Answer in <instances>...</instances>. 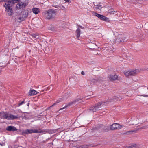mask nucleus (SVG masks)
<instances>
[{
	"label": "nucleus",
	"mask_w": 148,
	"mask_h": 148,
	"mask_svg": "<svg viewBox=\"0 0 148 148\" xmlns=\"http://www.w3.org/2000/svg\"><path fill=\"white\" fill-rule=\"evenodd\" d=\"M53 9H49L44 11L42 13V15L47 20L54 19L56 15V10Z\"/></svg>",
	"instance_id": "obj_1"
},
{
	"label": "nucleus",
	"mask_w": 148,
	"mask_h": 148,
	"mask_svg": "<svg viewBox=\"0 0 148 148\" xmlns=\"http://www.w3.org/2000/svg\"><path fill=\"white\" fill-rule=\"evenodd\" d=\"M4 1L5 3L3 4V6L5 8V11L8 13L9 16H11L13 13L12 5L9 1Z\"/></svg>",
	"instance_id": "obj_2"
},
{
	"label": "nucleus",
	"mask_w": 148,
	"mask_h": 148,
	"mask_svg": "<svg viewBox=\"0 0 148 148\" xmlns=\"http://www.w3.org/2000/svg\"><path fill=\"white\" fill-rule=\"evenodd\" d=\"M0 115V118L3 119L13 120L18 118L17 116L11 114H9L7 112H1Z\"/></svg>",
	"instance_id": "obj_3"
},
{
	"label": "nucleus",
	"mask_w": 148,
	"mask_h": 148,
	"mask_svg": "<svg viewBox=\"0 0 148 148\" xmlns=\"http://www.w3.org/2000/svg\"><path fill=\"white\" fill-rule=\"evenodd\" d=\"M43 132L44 131H43L41 130L40 131H38L37 130L26 129L23 131L22 132V135L23 136H25L26 134L32 133H43Z\"/></svg>",
	"instance_id": "obj_4"
},
{
	"label": "nucleus",
	"mask_w": 148,
	"mask_h": 148,
	"mask_svg": "<svg viewBox=\"0 0 148 148\" xmlns=\"http://www.w3.org/2000/svg\"><path fill=\"white\" fill-rule=\"evenodd\" d=\"M92 14L93 15L97 17L101 20L105 21L107 22H109L110 21L108 18L102 15L99 14L94 12H93Z\"/></svg>",
	"instance_id": "obj_5"
},
{
	"label": "nucleus",
	"mask_w": 148,
	"mask_h": 148,
	"mask_svg": "<svg viewBox=\"0 0 148 148\" xmlns=\"http://www.w3.org/2000/svg\"><path fill=\"white\" fill-rule=\"evenodd\" d=\"M102 103H103L102 102H98L97 104H96L95 106L91 107L89 109V110L92 111L93 112H97V111L100 109Z\"/></svg>",
	"instance_id": "obj_6"
},
{
	"label": "nucleus",
	"mask_w": 148,
	"mask_h": 148,
	"mask_svg": "<svg viewBox=\"0 0 148 148\" xmlns=\"http://www.w3.org/2000/svg\"><path fill=\"white\" fill-rule=\"evenodd\" d=\"M29 12L27 10H25L22 12L21 16L18 18L21 21L25 20L28 15Z\"/></svg>",
	"instance_id": "obj_7"
},
{
	"label": "nucleus",
	"mask_w": 148,
	"mask_h": 148,
	"mask_svg": "<svg viewBox=\"0 0 148 148\" xmlns=\"http://www.w3.org/2000/svg\"><path fill=\"white\" fill-rule=\"evenodd\" d=\"M80 100H81V99H76L73 101H72L69 103L68 104L65 106L64 107L61 108L59 110L65 108H66L71 106L73 104H75L77 102H78Z\"/></svg>",
	"instance_id": "obj_8"
},
{
	"label": "nucleus",
	"mask_w": 148,
	"mask_h": 148,
	"mask_svg": "<svg viewBox=\"0 0 148 148\" xmlns=\"http://www.w3.org/2000/svg\"><path fill=\"white\" fill-rule=\"evenodd\" d=\"M137 73V71L136 70L128 71H125L124 74L127 77L130 75H134Z\"/></svg>",
	"instance_id": "obj_9"
},
{
	"label": "nucleus",
	"mask_w": 148,
	"mask_h": 148,
	"mask_svg": "<svg viewBox=\"0 0 148 148\" xmlns=\"http://www.w3.org/2000/svg\"><path fill=\"white\" fill-rule=\"evenodd\" d=\"M121 128V126L120 124L117 123L113 124L110 127V130H115L120 129Z\"/></svg>",
	"instance_id": "obj_10"
},
{
	"label": "nucleus",
	"mask_w": 148,
	"mask_h": 148,
	"mask_svg": "<svg viewBox=\"0 0 148 148\" xmlns=\"http://www.w3.org/2000/svg\"><path fill=\"white\" fill-rule=\"evenodd\" d=\"M60 128H58L53 130H48L47 131L43 130L44 132L42 133L43 134H45L46 132H48L49 134H53L56 132H58L60 131Z\"/></svg>",
	"instance_id": "obj_11"
},
{
	"label": "nucleus",
	"mask_w": 148,
	"mask_h": 148,
	"mask_svg": "<svg viewBox=\"0 0 148 148\" xmlns=\"http://www.w3.org/2000/svg\"><path fill=\"white\" fill-rule=\"evenodd\" d=\"M6 130L9 131H16V128L13 126H8L6 129Z\"/></svg>",
	"instance_id": "obj_12"
},
{
	"label": "nucleus",
	"mask_w": 148,
	"mask_h": 148,
	"mask_svg": "<svg viewBox=\"0 0 148 148\" xmlns=\"http://www.w3.org/2000/svg\"><path fill=\"white\" fill-rule=\"evenodd\" d=\"M77 29L75 31L76 36L78 38L80 36L81 30L79 27H77Z\"/></svg>",
	"instance_id": "obj_13"
},
{
	"label": "nucleus",
	"mask_w": 148,
	"mask_h": 148,
	"mask_svg": "<svg viewBox=\"0 0 148 148\" xmlns=\"http://www.w3.org/2000/svg\"><path fill=\"white\" fill-rule=\"evenodd\" d=\"M118 76L116 75H111L110 77V79L111 80H115L117 79Z\"/></svg>",
	"instance_id": "obj_14"
},
{
	"label": "nucleus",
	"mask_w": 148,
	"mask_h": 148,
	"mask_svg": "<svg viewBox=\"0 0 148 148\" xmlns=\"http://www.w3.org/2000/svg\"><path fill=\"white\" fill-rule=\"evenodd\" d=\"M37 93V92L34 90H30L29 92V95L31 96L35 95Z\"/></svg>",
	"instance_id": "obj_15"
},
{
	"label": "nucleus",
	"mask_w": 148,
	"mask_h": 148,
	"mask_svg": "<svg viewBox=\"0 0 148 148\" xmlns=\"http://www.w3.org/2000/svg\"><path fill=\"white\" fill-rule=\"evenodd\" d=\"M138 145L136 144H132L130 146H127V148H138Z\"/></svg>",
	"instance_id": "obj_16"
},
{
	"label": "nucleus",
	"mask_w": 148,
	"mask_h": 148,
	"mask_svg": "<svg viewBox=\"0 0 148 148\" xmlns=\"http://www.w3.org/2000/svg\"><path fill=\"white\" fill-rule=\"evenodd\" d=\"M33 12L36 14H37L39 12V9L38 8H34L32 9Z\"/></svg>",
	"instance_id": "obj_17"
},
{
	"label": "nucleus",
	"mask_w": 148,
	"mask_h": 148,
	"mask_svg": "<svg viewBox=\"0 0 148 148\" xmlns=\"http://www.w3.org/2000/svg\"><path fill=\"white\" fill-rule=\"evenodd\" d=\"M19 1V0H10L9 1L12 5L14 4L17 3Z\"/></svg>",
	"instance_id": "obj_18"
},
{
	"label": "nucleus",
	"mask_w": 148,
	"mask_h": 148,
	"mask_svg": "<svg viewBox=\"0 0 148 148\" xmlns=\"http://www.w3.org/2000/svg\"><path fill=\"white\" fill-rule=\"evenodd\" d=\"M116 12V10H113V9H111L110 10H108V14H114Z\"/></svg>",
	"instance_id": "obj_19"
},
{
	"label": "nucleus",
	"mask_w": 148,
	"mask_h": 148,
	"mask_svg": "<svg viewBox=\"0 0 148 148\" xmlns=\"http://www.w3.org/2000/svg\"><path fill=\"white\" fill-rule=\"evenodd\" d=\"M31 36L33 37L36 39H38L39 38V35L37 34H31Z\"/></svg>",
	"instance_id": "obj_20"
},
{
	"label": "nucleus",
	"mask_w": 148,
	"mask_h": 148,
	"mask_svg": "<svg viewBox=\"0 0 148 148\" xmlns=\"http://www.w3.org/2000/svg\"><path fill=\"white\" fill-rule=\"evenodd\" d=\"M21 6L22 7V8H24L26 6L28 5V3L23 2H21Z\"/></svg>",
	"instance_id": "obj_21"
},
{
	"label": "nucleus",
	"mask_w": 148,
	"mask_h": 148,
	"mask_svg": "<svg viewBox=\"0 0 148 148\" xmlns=\"http://www.w3.org/2000/svg\"><path fill=\"white\" fill-rule=\"evenodd\" d=\"M118 99L120 100L121 99V97H119L116 96H115L112 97V100H111L110 101V102L112 101H115L116 100H117Z\"/></svg>",
	"instance_id": "obj_22"
},
{
	"label": "nucleus",
	"mask_w": 148,
	"mask_h": 148,
	"mask_svg": "<svg viewBox=\"0 0 148 148\" xmlns=\"http://www.w3.org/2000/svg\"><path fill=\"white\" fill-rule=\"evenodd\" d=\"M96 6L95 9L96 10L100 9L102 8L100 4L95 5Z\"/></svg>",
	"instance_id": "obj_23"
},
{
	"label": "nucleus",
	"mask_w": 148,
	"mask_h": 148,
	"mask_svg": "<svg viewBox=\"0 0 148 148\" xmlns=\"http://www.w3.org/2000/svg\"><path fill=\"white\" fill-rule=\"evenodd\" d=\"M16 7L17 8L19 9H21V8H22V7H21V2H19L17 4Z\"/></svg>",
	"instance_id": "obj_24"
},
{
	"label": "nucleus",
	"mask_w": 148,
	"mask_h": 148,
	"mask_svg": "<svg viewBox=\"0 0 148 148\" xmlns=\"http://www.w3.org/2000/svg\"><path fill=\"white\" fill-rule=\"evenodd\" d=\"M61 101L58 100L57 101H56V102L54 103L51 106V107H53L54 106L56 105L57 103H58L60 102Z\"/></svg>",
	"instance_id": "obj_25"
},
{
	"label": "nucleus",
	"mask_w": 148,
	"mask_h": 148,
	"mask_svg": "<svg viewBox=\"0 0 148 148\" xmlns=\"http://www.w3.org/2000/svg\"><path fill=\"white\" fill-rule=\"evenodd\" d=\"M59 8L62 9V10H64L65 8V7L62 5H59Z\"/></svg>",
	"instance_id": "obj_26"
},
{
	"label": "nucleus",
	"mask_w": 148,
	"mask_h": 148,
	"mask_svg": "<svg viewBox=\"0 0 148 148\" xmlns=\"http://www.w3.org/2000/svg\"><path fill=\"white\" fill-rule=\"evenodd\" d=\"M25 103V102H24V101H23L21 102L20 103H19L18 105V106H20L22 105L23 104H24Z\"/></svg>",
	"instance_id": "obj_27"
},
{
	"label": "nucleus",
	"mask_w": 148,
	"mask_h": 148,
	"mask_svg": "<svg viewBox=\"0 0 148 148\" xmlns=\"http://www.w3.org/2000/svg\"><path fill=\"white\" fill-rule=\"evenodd\" d=\"M49 29L52 31L55 30V28L54 27H52L51 26L49 27Z\"/></svg>",
	"instance_id": "obj_28"
},
{
	"label": "nucleus",
	"mask_w": 148,
	"mask_h": 148,
	"mask_svg": "<svg viewBox=\"0 0 148 148\" xmlns=\"http://www.w3.org/2000/svg\"><path fill=\"white\" fill-rule=\"evenodd\" d=\"M6 66V64H4V65L2 64L0 62V67H3V68H4V67H5Z\"/></svg>",
	"instance_id": "obj_29"
},
{
	"label": "nucleus",
	"mask_w": 148,
	"mask_h": 148,
	"mask_svg": "<svg viewBox=\"0 0 148 148\" xmlns=\"http://www.w3.org/2000/svg\"><path fill=\"white\" fill-rule=\"evenodd\" d=\"M125 39H122V40L121 39L120 40H119V42L120 41V42H125Z\"/></svg>",
	"instance_id": "obj_30"
},
{
	"label": "nucleus",
	"mask_w": 148,
	"mask_h": 148,
	"mask_svg": "<svg viewBox=\"0 0 148 148\" xmlns=\"http://www.w3.org/2000/svg\"><path fill=\"white\" fill-rule=\"evenodd\" d=\"M135 131V130H132V131H128L127 132V133H132L133 132H134Z\"/></svg>",
	"instance_id": "obj_31"
},
{
	"label": "nucleus",
	"mask_w": 148,
	"mask_h": 148,
	"mask_svg": "<svg viewBox=\"0 0 148 148\" xmlns=\"http://www.w3.org/2000/svg\"><path fill=\"white\" fill-rule=\"evenodd\" d=\"M59 5H53V6L55 7V8H59Z\"/></svg>",
	"instance_id": "obj_32"
},
{
	"label": "nucleus",
	"mask_w": 148,
	"mask_h": 148,
	"mask_svg": "<svg viewBox=\"0 0 148 148\" xmlns=\"http://www.w3.org/2000/svg\"><path fill=\"white\" fill-rule=\"evenodd\" d=\"M77 26H78V27H80V28H81L82 29H84V27H83L82 26H80L79 25H77Z\"/></svg>",
	"instance_id": "obj_33"
},
{
	"label": "nucleus",
	"mask_w": 148,
	"mask_h": 148,
	"mask_svg": "<svg viewBox=\"0 0 148 148\" xmlns=\"http://www.w3.org/2000/svg\"><path fill=\"white\" fill-rule=\"evenodd\" d=\"M141 96H143L144 97H148V95H141Z\"/></svg>",
	"instance_id": "obj_34"
},
{
	"label": "nucleus",
	"mask_w": 148,
	"mask_h": 148,
	"mask_svg": "<svg viewBox=\"0 0 148 148\" xmlns=\"http://www.w3.org/2000/svg\"><path fill=\"white\" fill-rule=\"evenodd\" d=\"M81 74H82V75H84V72L83 71H82L81 72Z\"/></svg>",
	"instance_id": "obj_35"
},
{
	"label": "nucleus",
	"mask_w": 148,
	"mask_h": 148,
	"mask_svg": "<svg viewBox=\"0 0 148 148\" xmlns=\"http://www.w3.org/2000/svg\"><path fill=\"white\" fill-rule=\"evenodd\" d=\"M66 2H68L70 0H64Z\"/></svg>",
	"instance_id": "obj_36"
},
{
	"label": "nucleus",
	"mask_w": 148,
	"mask_h": 148,
	"mask_svg": "<svg viewBox=\"0 0 148 148\" xmlns=\"http://www.w3.org/2000/svg\"><path fill=\"white\" fill-rule=\"evenodd\" d=\"M105 130V132H107L108 131V129H106Z\"/></svg>",
	"instance_id": "obj_37"
},
{
	"label": "nucleus",
	"mask_w": 148,
	"mask_h": 148,
	"mask_svg": "<svg viewBox=\"0 0 148 148\" xmlns=\"http://www.w3.org/2000/svg\"><path fill=\"white\" fill-rule=\"evenodd\" d=\"M29 103H28L27 104V106H29Z\"/></svg>",
	"instance_id": "obj_38"
},
{
	"label": "nucleus",
	"mask_w": 148,
	"mask_h": 148,
	"mask_svg": "<svg viewBox=\"0 0 148 148\" xmlns=\"http://www.w3.org/2000/svg\"><path fill=\"white\" fill-rule=\"evenodd\" d=\"M61 132V130L60 131H59V132Z\"/></svg>",
	"instance_id": "obj_39"
},
{
	"label": "nucleus",
	"mask_w": 148,
	"mask_h": 148,
	"mask_svg": "<svg viewBox=\"0 0 148 148\" xmlns=\"http://www.w3.org/2000/svg\"><path fill=\"white\" fill-rule=\"evenodd\" d=\"M147 69H148V68Z\"/></svg>",
	"instance_id": "obj_40"
}]
</instances>
